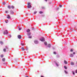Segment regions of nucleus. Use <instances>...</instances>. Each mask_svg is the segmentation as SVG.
Here are the masks:
<instances>
[{
    "label": "nucleus",
    "instance_id": "obj_1",
    "mask_svg": "<svg viewBox=\"0 0 77 77\" xmlns=\"http://www.w3.org/2000/svg\"><path fill=\"white\" fill-rule=\"evenodd\" d=\"M27 8L28 9H30V8H32V5H31V3L30 2H28V5L27 6Z\"/></svg>",
    "mask_w": 77,
    "mask_h": 77
},
{
    "label": "nucleus",
    "instance_id": "obj_2",
    "mask_svg": "<svg viewBox=\"0 0 77 77\" xmlns=\"http://www.w3.org/2000/svg\"><path fill=\"white\" fill-rule=\"evenodd\" d=\"M40 40L42 42H44V41H45V39L44 38H42L40 39Z\"/></svg>",
    "mask_w": 77,
    "mask_h": 77
},
{
    "label": "nucleus",
    "instance_id": "obj_3",
    "mask_svg": "<svg viewBox=\"0 0 77 77\" xmlns=\"http://www.w3.org/2000/svg\"><path fill=\"white\" fill-rule=\"evenodd\" d=\"M10 13L12 15H13L14 14V11H10Z\"/></svg>",
    "mask_w": 77,
    "mask_h": 77
},
{
    "label": "nucleus",
    "instance_id": "obj_4",
    "mask_svg": "<svg viewBox=\"0 0 77 77\" xmlns=\"http://www.w3.org/2000/svg\"><path fill=\"white\" fill-rule=\"evenodd\" d=\"M4 34H8V31L7 30H6L4 32Z\"/></svg>",
    "mask_w": 77,
    "mask_h": 77
},
{
    "label": "nucleus",
    "instance_id": "obj_5",
    "mask_svg": "<svg viewBox=\"0 0 77 77\" xmlns=\"http://www.w3.org/2000/svg\"><path fill=\"white\" fill-rule=\"evenodd\" d=\"M18 38L19 39H21V35H19L17 36Z\"/></svg>",
    "mask_w": 77,
    "mask_h": 77
},
{
    "label": "nucleus",
    "instance_id": "obj_6",
    "mask_svg": "<svg viewBox=\"0 0 77 77\" xmlns=\"http://www.w3.org/2000/svg\"><path fill=\"white\" fill-rule=\"evenodd\" d=\"M34 43H35V44H38V42L37 40H35L34 41Z\"/></svg>",
    "mask_w": 77,
    "mask_h": 77
},
{
    "label": "nucleus",
    "instance_id": "obj_7",
    "mask_svg": "<svg viewBox=\"0 0 77 77\" xmlns=\"http://www.w3.org/2000/svg\"><path fill=\"white\" fill-rule=\"evenodd\" d=\"M27 35L28 36H30V35H31V33L30 32L28 33L27 34Z\"/></svg>",
    "mask_w": 77,
    "mask_h": 77
},
{
    "label": "nucleus",
    "instance_id": "obj_8",
    "mask_svg": "<svg viewBox=\"0 0 77 77\" xmlns=\"http://www.w3.org/2000/svg\"><path fill=\"white\" fill-rule=\"evenodd\" d=\"M21 50H23V51H24V50H25V49H24V48L23 47L21 48Z\"/></svg>",
    "mask_w": 77,
    "mask_h": 77
},
{
    "label": "nucleus",
    "instance_id": "obj_9",
    "mask_svg": "<svg viewBox=\"0 0 77 77\" xmlns=\"http://www.w3.org/2000/svg\"><path fill=\"white\" fill-rule=\"evenodd\" d=\"M74 63H73V62H71V63H70V65H74Z\"/></svg>",
    "mask_w": 77,
    "mask_h": 77
},
{
    "label": "nucleus",
    "instance_id": "obj_10",
    "mask_svg": "<svg viewBox=\"0 0 77 77\" xmlns=\"http://www.w3.org/2000/svg\"><path fill=\"white\" fill-rule=\"evenodd\" d=\"M11 8L12 9H14L15 8V7L14 6V5L11 6Z\"/></svg>",
    "mask_w": 77,
    "mask_h": 77
},
{
    "label": "nucleus",
    "instance_id": "obj_11",
    "mask_svg": "<svg viewBox=\"0 0 77 77\" xmlns=\"http://www.w3.org/2000/svg\"><path fill=\"white\" fill-rule=\"evenodd\" d=\"M30 31V30L29 29H28L26 30V32H29Z\"/></svg>",
    "mask_w": 77,
    "mask_h": 77
},
{
    "label": "nucleus",
    "instance_id": "obj_12",
    "mask_svg": "<svg viewBox=\"0 0 77 77\" xmlns=\"http://www.w3.org/2000/svg\"><path fill=\"white\" fill-rule=\"evenodd\" d=\"M7 17L8 19H11V17L9 16H8Z\"/></svg>",
    "mask_w": 77,
    "mask_h": 77
},
{
    "label": "nucleus",
    "instance_id": "obj_13",
    "mask_svg": "<svg viewBox=\"0 0 77 77\" xmlns=\"http://www.w3.org/2000/svg\"><path fill=\"white\" fill-rule=\"evenodd\" d=\"M64 62L65 64H67V63H68L67 62H66V60H64Z\"/></svg>",
    "mask_w": 77,
    "mask_h": 77
},
{
    "label": "nucleus",
    "instance_id": "obj_14",
    "mask_svg": "<svg viewBox=\"0 0 77 77\" xmlns=\"http://www.w3.org/2000/svg\"><path fill=\"white\" fill-rule=\"evenodd\" d=\"M39 14H43V12L41 11H40L39 12Z\"/></svg>",
    "mask_w": 77,
    "mask_h": 77
},
{
    "label": "nucleus",
    "instance_id": "obj_15",
    "mask_svg": "<svg viewBox=\"0 0 77 77\" xmlns=\"http://www.w3.org/2000/svg\"><path fill=\"white\" fill-rule=\"evenodd\" d=\"M2 60L3 62H5V58H3V59H2Z\"/></svg>",
    "mask_w": 77,
    "mask_h": 77
},
{
    "label": "nucleus",
    "instance_id": "obj_16",
    "mask_svg": "<svg viewBox=\"0 0 77 77\" xmlns=\"http://www.w3.org/2000/svg\"><path fill=\"white\" fill-rule=\"evenodd\" d=\"M70 57H73V54H70Z\"/></svg>",
    "mask_w": 77,
    "mask_h": 77
},
{
    "label": "nucleus",
    "instance_id": "obj_17",
    "mask_svg": "<svg viewBox=\"0 0 77 77\" xmlns=\"http://www.w3.org/2000/svg\"><path fill=\"white\" fill-rule=\"evenodd\" d=\"M44 44L45 45H47V43L46 42H45Z\"/></svg>",
    "mask_w": 77,
    "mask_h": 77
},
{
    "label": "nucleus",
    "instance_id": "obj_18",
    "mask_svg": "<svg viewBox=\"0 0 77 77\" xmlns=\"http://www.w3.org/2000/svg\"><path fill=\"white\" fill-rule=\"evenodd\" d=\"M3 51H4V52H6V49L5 48H4L3 49Z\"/></svg>",
    "mask_w": 77,
    "mask_h": 77
},
{
    "label": "nucleus",
    "instance_id": "obj_19",
    "mask_svg": "<svg viewBox=\"0 0 77 77\" xmlns=\"http://www.w3.org/2000/svg\"><path fill=\"white\" fill-rule=\"evenodd\" d=\"M11 7L10 6V5L8 6V9H11Z\"/></svg>",
    "mask_w": 77,
    "mask_h": 77
},
{
    "label": "nucleus",
    "instance_id": "obj_20",
    "mask_svg": "<svg viewBox=\"0 0 77 77\" xmlns=\"http://www.w3.org/2000/svg\"><path fill=\"white\" fill-rule=\"evenodd\" d=\"M32 36L31 35V36H29V37H28V38H29L31 39V38H32Z\"/></svg>",
    "mask_w": 77,
    "mask_h": 77
},
{
    "label": "nucleus",
    "instance_id": "obj_21",
    "mask_svg": "<svg viewBox=\"0 0 77 77\" xmlns=\"http://www.w3.org/2000/svg\"><path fill=\"white\" fill-rule=\"evenodd\" d=\"M48 47H49V48L50 47H51V45H50V44H49L48 45Z\"/></svg>",
    "mask_w": 77,
    "mask_h": 77
},
{
    "label": "nucleus",
    "instance_id": "obj_22",
    "mask_svg": "<svg viewBox=\"0 0 77 77\" xmlns=\"http://www.w3.org/2000/svg\"><path fill=\"white\" fill-rule=\"evenodd\" d=\"M2 4L3 5H6V2H4L2 3Z\"/></svg>",
    "mask_w": 77,
    "mask_h": 77
},
{
    "label": "nucleus",
    "instance_id": "obj_23",
    "mask_svg": "<svg viewBox=\"0 0 77 77\" xmlns=\"http://www.w3.org/2000/svg\"><path fill=\"white\" fill-rule=\"evenodd\" d=\"M5 21V23H8V20H6Z\"/></svg>",
    "mask_w": 77,
    "mask_h": 77
},
{
    "label": "nucleus",
    "instance_id": "obj_24",
    "mask_svg": "<svg viewBox=\"0 0 77 77\" xmlns=\"http://www.w3.org/2000/svg\"><path fill=\"white\" fill-rule=\"evenodd\" d=\"M4 56V55H3V54H2L1 55V57H3Z\"/></svg>",
    "mask_w": 77,
    "mask_h": 77
},
{
    "label": "nucleus",
    "instance_id": "obj_25",
    "mask_svg": "<svg viewBox=\"0 0 77 77\" xmlns=\"http://www.w3.org/2000/svg\"><path fill=\"white\" fill-rule=\"evenodd\" d=\"M37 13V11H35L34 12V14H36Z\"/></svg>",
    "mask_w": 77,
    "mask_h": 77
},
{
    "label": "nucleus",
    "instance_id": "obj_26",
    "mask_svg": "<svg viewBox=\"0 0 77 77\" xmlns=\"http://www.w3.org/2000/svg\"><path fill=\"white\" fill-rule=\"evenodd\" d=\"M42 9H45V7H42Z\"/></svg>",
    "mask_w": 77,
    "mask_h": 77
},
{
    "label": "nucleus",
    "instance_id": "obj_27",
    "mask_svg": "<svg viewBox=\"0 0 77 77\" xmlns=\"http://www.w3.org/2000/svg\"><path fill=\"white\" fill-rule=\"evenodd\" d=\"M54 22H57V21H58V20H54Z\"/></svg>",
    "mask_w": 77,
    "mask_h": 77
},
{
    "label": "nucleus",
    "instance_id": "obj_28",
    "mask_svg": "<svg viewBox=\"0 0 77 77\" xmlns=\"http://www.w3.org/2000/svg\"><path fill=\"white\" fill-rule=\"evenodd\" d=\"M64 68L65 69H67V68H66V66H64Z\"/></svg>",
    "mask_w": 77,
    "mask_h": 77
},
{
    "label": "nucleus",
    "instance_id": "obj_29",
    "mask_svg": "<svg viewBox=\"0 0 77 77\" xmlns=\"http://www.w3.org/2000/svg\"><path fill=\"white\" fill-rule=\"evenodd\" d=\"M59 10V8H57L56 9V10H57V11H58V10Z\"/></svg>",
    "mask_w": 77,
    "mask_h": 77
},
{
    "label": "nucleus",
    "instance_id": "obj_30",
    "mask_svg": "<svg viewBox=\"0 0 77 77\" xmlns=\"http://www.w3.org/2000/svg\"><path fill=\"white\" fill-rule=\"evenodd\" d=\"M0 44H3V42H0Z\"/></svg>",
    "mask_w": 77,
    "mask_h": 77
},
{
    "label": "nucleus",
    "instance_id": "obj_31",
    "mask_svg": "<svg viewBox=\"0 0 77 77\" xmlns=\"http://www.w3.org/2000/svg\"><path fill=\"white\" fill-rule=\"evenodd\" d=\"M70 51H71V52H72L73 51V50H72V49H71Z\"/></svg>",
    "mask_w": 77,
    "mask_h": 77
},
{
    "label": "nucleus",
    "instance_id": "obj_32",
    "mask_svg": "<svg viewBox=\"0 0 77 77\" xmlns=\"http://www.w3.org/2000/svg\"><path fill=\"white\" fill-rule=\"evenodd\" d=\"M56 64L57 66H59V65L58 64L56 63Z\"/></svg>",
    "mask_w": 77,
    "mask_h": 77
},
{
    "label": "nucleus",
    "instance_id": "obj_33",
    "mask_svg": "<svg viewBox=\"0 0 77 77\" xmlns=\"http://www.w3.org/2000/svg\"><path fill=\"white\" fill-rule=\"evenodd\" d=\"M54 54H56V52H54Z\"/></svg>",
    "mask_w": 77,
    "mask_h": 77
},
{
    "label": "nucleus",
    "instance_id": "obj_34",
    "mask_svg": "<svg viewBox=\"0 0 77 77\" xmlns=\"http://www.w3.org/2000/svg\"><path fill=\"white\" fill-rule=\"evenodd\" d=\"M65 72L66 74H68V72L66 71H65Z\"/></svg>",
    "mask_w": 77,
    "mask_h": 77
},
{
    "label": "nucleus",
    "instance_id": "obj_35",
    "mask_svg": "<svg viewBox=\"0 0 77 77\" xmlns=\"http://www.w3.org/2000/svg\"><path fill=\"white\" fill-rule=\"evenodd\" d=\"M5 47H6V49H8V46H6Z\"/></svg>",
    "mask_w": 77,
    "mask_h": 77
},
{
    "label": "nucleus",
    "instance_id": "obj_36",
    "mask_svg": "<svg viewBox=\"0 0 77 77\" xmlns=\"http://www.w3.org/2000/svg\"><path fill=\"white\" fill-rule=\"evenodd\" d=\"M8 11H5V13L6 14H7V13H8Z\"/></svg>",
    "mask_w": 77,
    "mask_h": 77
},
{
    "label": "nucleus",
    "instance_id": "obj_37",
    "mask_svg": "<svg viewBox=\"0 0 77 77\" xmlns=\"http://www.w3.org/2000/svg\"><path fill=\"white\" fill-rule=\"evenodd\" d=\"M62 5L59 6V7H60V8H62Z\"/></svg>",
    "mask_w": 77,
    "mask_h": 77
},
{
    "label": "nucleus",
    "instance_id": "obj_38",
    "mask_svg": "<svg viewBox=\"0 0 77 77\" xmlns=\"http://www.w3.org/2000/svg\"><path fill=\"white\" fill-rule=\"evenodd\" d=\"M19 30H21V28H19Z\"/></svg>",
    "mask_w": 77,
    "mask_h": 77
},
{
    "label": "nucleus",
    "instance_id": "obj_39",
    "mask_svg": "<svg viewBox=\"0 0 77 77\" xmlns=\"http://www.w3.org/2000/svg\"><path fill=\"white\" fill-rule=\"evenodd\" d=\"M73 75H75V73H74V72H73Z\"/></svg>",
    "mask_w": 77,
    "mask_h": 77
},
{
    "label": "nucleus",
    "instance_id": "obj_40",
    "mask_svg": "<svg viewBox=\"0 0 77 77\" xmlns=\"http://www.w3.org/2000/svg\"><path fill=\"white\" fill-rule=\"evenodd\" d=\"M73 54H75V52H74L73 53Z\"/></svg>",
    "mask_w": 77,
    "mask_h": 77
},
{
    "label": "nucleus",
    "instance_id": "obj_41",
    "mask_svg": "<svg viewBox=\"0 0 77 77\" xmlns=\"http://www.w3.org/2000/svg\"><path fill=\"white\" fill-rule=\"evenodd\" d=\"M42 17H44V16H45V15H44V14H43L42 15Z\"/></svg>",
    "mask_w": 77,
    "mask_h": 77
},
{
    "label": "nucleus",
    "instance_id": "obj_42",
    "mask_svg": "<svg viewBox=\"0 0 77 77\" xmlns=\"http://www.w3.org/2000/svg\"><path fill=\"white\" fill-rule=\"evenodd\" d=\"M75 72L76 73H77V70H75Z\"/></svg>",
    "mask_w": 77,
    "mask_h": 77
},
{
    "label": "nucleus",
    "instance_id": "obj_43",
    "mask_svg": "<svg viewBox=\"0 0 77 77\" xmlns=\"http://www.w3.org/2000/svg\"><path fill=\"white\" fill-rule=\"evenodd\" d=\"M48 0H45V2H47Z\"/></svg>",
    "mask_w": 77,
    "mask_h": 77
},
{
    "label": "nucleus",
    "instance_id": "obj_44",
    "mask_svg": "<svg viewBox=\"0 0 77 77\" xmlns=\"http://www.w3.org/2000/svg\"><path fill=\"white\" fill-rule=\"evenodd\" d=\"M21 45H24L23 44H21Z\"/></svg>",
    "mask_w": 77,
    "mask_h": 77
},
{
    "label": "nucleus",
    "instance_id": "obj_45",
    "mask_svg": "<svg viewBox=\"0 0 77 77\" xmlns=\"http://www.w3.org/2000/svg\"><path fill=\"white\" fill-rule=\"evenodd\" d=\"M41 77H44V76H41Z\"/></svg>",
    "mask_w": 77,
    "mask_h": 77
},
{
    "label": "nucleus",
    "instance_id": "obj_46",
    "mask_svg": "<svg viewBox=\"0 0 77 77\" xmlns=\"http://www.w3.org/2000/svg\"><path fill=\"white\" fill-rule=\"evenodd\" d=\"M51 2H49V4H51Z\"/></svg>",
    "mask_w": 77,
    "mask_h": 77
},
{
    "label": "nucleus",
    "instance_id": "obj_47",
    "mask_svg": "<svg viewBox=\"0 0 77 77\" xmlns=\"http://www.w3.org/2000/svg\"><path fill=\"white\" fill-rule=\"evenodd\" d=\"M57 57H59V56H58Z\"/></svg>",
    "mask_w": 77,
    "mask_h": 77
},
{
    "label": "nucleus",
    "instance_id": "obj_48",
    "mask_svg": "<svg viewBox=\"0 0 77 77\" xmlns=\"http://www.w3.org/2000/svg\"><path fill=\"white\" fill-rule=\"evenodd\" d=\"M58 20H60V19H58Z\"/></svg>",
    "mask_w": 77,
    "mask_h": 77
},
{
    "label": "nucleus",
    "instance_id": "obj_49",
    "mask_svg": "<svg viewBox=\"0 0 77 77\" xmlns=\"http://www.w3.org/2000/svg\"><path fill=\"white\" fill-rule=\"evenodd\" d=\"M26 77H29L28 76H26Z\"/></svg>",
    "mask_w": 77,
    "mask_h": 77
},
{
    "label": "nucleus",
    "instance_id": "obj_50",
    "mask_svg": "<svg viewBox=\"0 0 77 77\" xmlns=\"http://www.w3.org/2000/svg\"><path fill=\"white\" fill-rule=\"evenodd\" d=\"M76 24H77V23H76Z\"/></svg>",
    "mask_w": 77,
    "mask_h": 77
}]
</instances>
